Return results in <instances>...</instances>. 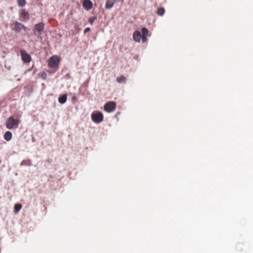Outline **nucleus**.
Masks as SVG:
<instances>
[{
	"label": "nucleus",
	"instance_id": "12",
	"mask_svg": "<svg viewBox=\"0 0 253 253\" xmlns=\"http://www.w3.org/2000/svg\"><path fill=\"white\" fill-rule=\"evenodd\" d=\"M67 95L64 94L58 98V101L61 104L65 103L67 101Z\"/></svg>",
	"mask_w": 253,
	"mask_h": 253
},
{
	"label": "nucleus",
	"instance_id": "15",
	"mask_svg": "<svg viewBox=\"0 0 253 253\" xmlns=\"http://www.w3.org/2000/svg\"><path fill=\"white\" fill-rule=\"evenodd\" d=\"M114 5V2L113 1L108 0H107L105 4V7L106 9L111 8Z\"/></svg>",
	"mask_w": 253,
	"mask_h": 253
},
{
	"label": "nucleus",
	"instance_id": "2",
	"mask_svg": "<svg viewBox=\"0 0 253 253\" xmlns=\"http://www.w3.org/2000/svg\"><path fill=\"white\" fill-rule=\"evenodd\" d=\"M91 118L94 123L99 124L103 121V115L101 112L95 111L91 114Z\"/></svg>",
	"mask_w": 253,
	"mask_h": 253
},
{
	"label": "nucleus",
	"instance_id": "11",
	"mask_svg": "<svg viewBox=\"0 0 253 253\" xmlns=\"http://www.w3.org/2000/svg\"><path fill=\"white\" fill-rule=\"evenodd\" d=\"M148 33V30L146 28H143L142 29V42H145L147 41V37Z\"/></svg>",
	"mask_w": 253,
	"mask_h": 253
},
{
	"label": "nucleus",
	"instance_id": "14",
	"mask_svg": "<svg viewBox=\"0 0 253 253\" xmlns=\"http://www.w3.org/2000/svg\"><path fill=\"white\" fill-rule=\"evenodd\" d=\"M12 138V133L9 131H7L4 135V138L5 140L8 141L11 139Z\"/></svg>",
	"mask_w": 253,
	"mask_h": 253
},
{
	"label": "nucleus",
	"instance_id": "13",
	"mask_svg": "<svg viewBox=\"0 0 253 253\" xmlns=\"http://www.w3.org/2000/svg\"><path fill=\"white\" fill-rule=\"evenodd\" d=\"M20 165L21 166H31L32 164L30 160H24L21 162Z\"/></svg>",
	"mask_w": 253,
	"mask_h": 253
},
{
	"label": "nucleus",
	"instance_id": "21",
	"mask_svg": "<svg viewBox=\"0 0 253 253\" xmlns=\"http://www.w3.org/2000/svg\"><path fill=\"white\" fill-rule=\"evenodd\" d=\"M90 31V28L87 27L84 30V33H86Z\"/></svg>",
	"mask_w": 253,
	"mask_h": 253
},
{
	"label": "nucleus",
	"instance_id": "18",
	"mask_svg": "<svg viewBox=\"0 0 253 253\" xmlns=\"http://www.w3.org/2000/svg\"><path fill=\"white\" fill-rule=\"evenodd\" d=\"M125 80L126 78L124 76H120L117 78V81L119 83L125 82Z\"/></svg>",
	"mask_w": 253,
	"mask_h": 253
},
{
	"label": "nucleus",
	"instance_id": "23",
	"mask_svg": "<svg viewBox=\"0 0 253 253\" xmlns=\"http://www.w3.org/2000/svg\"><path fill=\"white\" fill-rule=\"evenodd\" d=\"M32 142H35V139L34 137H32Z\"/></svg>",
	"mask_w": 253,
	"mask_h": 253
},
{
	"label": "nucleus",
	"instance_id": "8",
	"mask_svg": "<svg viewBox=\"0 0 253 253\" xmlns=\"http://www.w3.org/2000/svg\"><path fill=\"white\" fill-rule=\"evenodd\" d=\"M20 17L22 19V21H27L30 19L29 13L25 9H22L20 11Z\"/></svg>",
	"mask_w": 253,
	"mask_h": 253
},
{
	"label": "nucleus",
	"instance_id": "1",
	"mask_svg": "<svg viewBox=\"0 0 253 253\" xmlns=\"http://www.w3.org/2000/svg\"><path fill=\"white\" fill-rule=\"evenodd\" d=\"M45 24L41 22L35 25L33 32L35 36H40L44 30Z\"/></svg>",
	"mask_w": 253,
	"mask_h": 253
},
{
	"label": "nucleus",
	"instance_id": "9",
	"mask_svg": "<svg viewBox=\"0 0 253 253\" xmlns=\"http://www.w3.org/2000/svg\"><path fill=\"white\" fill-rule=\"evenodd\" d=\"M83 5L85 9L88 10L92 8V3L90 0H84Z\"/></svg>",
	"mask_w": 253,
	"mask_h": 253
},
{
	"label": "nucleus",
	"instance_id": "4",
	"mask_svg": "<svg viewBox=\"0 0 253 253\" xmlns=\"http://www.w3.org/2000/svg\"><path fill=\"white\" fill-rule=\"evenodd\" d=\"M18 121L10 117L6 122V126L8 129H11L18 126Z\"/></svg>",
	"mask_w": 253,
	"mask_h": 253
},
{
	"label": "nucleus",
	"instance_id": "16",
	"mask_svg": "<svg viewBox=\"0 0 253 253\" xmlns=\"http://www.w3.org/2000/svg\"><path fill=\"white\" fill-rule=\"evenodd\" d=\"M165 12V9L164 7H160L157 9V14L160 16H163Z\"/></svg>",
	"mask_w": 253,
	"mask_h": 253
},
{
	"label": "nucleus",
	"instance_id": "17",
	"mask_svg": "<svg viewBox=\"0 0 253 253\" xmlns=\"http://www.w3.org/2000/svg\"><path fill=\"white\" fill-rule=\"evenodd\" d=\"M26 4V0H18V4L20 7H24Z\"/></svg>",
	"mask_w": 253,
	"mask_h": 253
},
{
	"label": "nucleus",
	"instance_id": "10",
	"mask_svg": "<svg viewBox=\"0 0 253 253\" xmlns=\"http://www.w3.org/2000/svg\"><path fill=\"white\" fill-rule=\"evenodd\" d=\"M133 39L135 41L139 42L141 39L142 40V36L139 31H135L133 35Z\"/></svg>",
	"mask_w": 253,
	"mask_h": 253
},
{
	"label": "nucleus",
	"instance_id": "5",
	"mask_svg": "<svg viewBox=\"0 0 253 253\" xmlns=\"http://www.w3.org/2000/svg\"><path fill=\"white\" fill-rule=\"evenodd\" d=\"M59 59L57 56H53L48 60V66L51 68H55L58 66Z\"/></svg>",
	"mask_w": 253,
	"mask_h": 253
},
{
	"label": "nucleus",
	"instance_id": "7",
	"mask_svg": "<svg viewBox=\"0 0 253 253\" xmlns=\"http://www.w3.org/2000/svg\"><path fill=\"white\" fill-rule=\"evenodd\" d=\"M20 54L21 56L22 60L23 62L25 63H29L31 61V55L27 53L24 50H21Z\"/></svg>",
	"mask_w": 253,
	"mask_h": 253
},
{
	"label": "nucleus",
	"instance_id": "20",
	"mask_svg": "<svg viewBox=\"0 0 253 253\" xmlns=\"http://www.w3.org/2000/svg\"><path fill=\"white\" fill-rule=\"evenodd\" d=\"M96 18H97L96 16L91 17L89 18L88 21L91 24H92L94 22V21L96 19Z\"/></svg>",
	"mask_w": 253,
	"mask_h": 253
},
{
	"label": "nucleus",
	"instance_id": "6",
	"mask_svg": "<svg viewBox=\"0 0 253 253\" xmlns=\"http://www.w3.org/2000/svg\"><path fill=\"white\" fill-rule=\"evenodd\" d=\"M116 108L115 103L113 101H110L104 106V109L107 112H111L113 111Z\"/></svg>",
	"mask_w": 253,
	"mask_h": 253
},
{
	"label": "nucleus",
	"instance_id": "22",
	"mask_svg": "<svg viewBox=\"0 0 253 253\" xmlns=\"http://www.w3.org/2000/svg\"><path fill=\"white\" fill-rule=\"evenodd\" d=\"M77 99V98L76 96L75 95H73L72 97V100L74 101V100H76Z\"/></svg>",
	"mask_w": 253,
	"mask_h": 253
},
{
	"label": "nucleus",
	"instance_id": "19",
	"mask_svg": "<svg viewBox=\"0 0 253 253\" xmlns=\"http://www.w3.org/2000/svg\"><path fill=\"white\" fill-rule=\"evenodd\" d=\"M22 206L20 204H16L14 206L15 212H18L21 209Z\"/></svg>",
	"mask_w": 253,
	"mask_h": 253
},
{
	"label": "nucleus",
	"instance_id": "3",
	"mask_svg": "<svg viewBox=\"0 0 253 253\" xmlns=\"http://www.w3.org/2000/svg\"><path fill=\"white\" fill-rule=\"evenodd\" d=\"M13 25V27L12 30L16 33H19L22 30L24 31L27 30V27L24 25L17 21L15 22Z\"/></svg>",
	"mask_w": 253,
	"mask_h": 253
}]
</instances>
